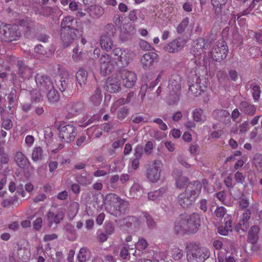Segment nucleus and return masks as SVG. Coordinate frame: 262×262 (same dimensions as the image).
<instances>
[{"label":"nucleus","mask_w":262,"mask_h":262,"mask_svg":"<svg viewBox=\"0 0 262 262\" xmlns=\"http://www.w3.org/2000/svg\"><path fill=\"white\" fill-rule=\"evenodd\" d=\"M200 227V215L194 212L190 215H181L174 223L173 231L176 234H194Z\"/></svg>","instance_id":"f257e3e1"},{"label":"nucleus","mask_w":262,"mask_h":262,"mask_svg":"<svg viewBox=\"0 0 262 262\" xmlns=\"http://www.w3.org/2000/svg\"><path fill=\"white\" fill-rule=\"evenodd\" d=\"M202 185L198 181L189 182L185 191L181 193L177 201L180 206L184 208H188L193 205L197 196L201 192Z\"/></svg>","instance_id":"f03ea898"},{"label":"nucleus","mask_w":262,"mask_h":262,"mask_svg":"<svg viewBox=\"0 0 262 262\" xmlns=\"http://www.w3.org/2000/svg\"><path fill=\"white\" fill-rule=\"evenodd\" d=\"M106 209L108 212L115 216L124 214L128 208V202L121 199L115 193H110L106 195Z\"/></svg>","instance_id":"7ed1b4c3"},{"label":"nucleus","mask_w":262,"mask_h":262,"mask_svg":"<svg viewBox=\"0 0 262 262\" xmlns=\"http://www.w3.org/2000/svg\"><path fill=\"white\" fill-rule=\"evenodd\" d=\"M181 81V76L177 73L173 74L169 79L168 89L169 91L168 103L170 105L176 104L180 99Z\"/></svg>","instance_id":"20e7f679"},{"label":"nucleus","mask_w":262,"mask_h":262,"mask_svg":"<svg viewBox=\"0 0 262 262\" xmlns=\"http://www.w3.org/2000/svg\"><path fill=\"white\" fill-rule=\"evenodd\" d=\"M163 163L160 160H155L146 165V177L151 183L158 182L161 178Z\"/></svg>","instance_id":"39448f33"},{"label":"nucleus","mask_w":262,"mask_h":262,"mask_svg":"<svg viewBox=\"0 0 262 262\" xmlns=\"http://www.w3.org/2000/svg\"><path fill=\"white\" fill-rule=\"evenodd\" d=\"M0 35L4 41L11 42L19 38L20 32L17 25L2 23L0 25Z\"/></svg>","instance_id":"423d86ee"},{"label":"nucleus","mask_w":262,"mask_h":262,"mask_svg":"<svg viewBox=\"0 0 262 262\" xmlns=\"http://www.w3.org/2000/svg\"><path fill=\"white\" fill-rule=\"evenodd\" d=\"M59 137L62 142L70 143L73 141L77 135V129L72 124H61L59 126Z\"/></svg>","instance_id":"0eeeda50"},{"label":"nucleus","mask_w":262,"mask_h":262,"mask_svg":"<svg viewBox=\"0 0 262 262\" xmlns=\"http://www.w3.org/2000/svg\"><path fill=\"white\" fill-rule=\"evenodd\" d=\"M55 68L57 70L60 78L59 81L56 82V84L60 91L63 92L67 90H71L73 83L68 72L59 64L55 66Z\"/></svg>","instance_id":"6e6552de"},{"label":"nucleus","mask_w":262,"mask_h":262,"mask_svg":"<svg viewBox=\"0 0 262 262\" xmlns=\"http://www.w3.org/2000/svg\"><path fill=\"white\" fill-rule=\"evenodd\" d=\"M209 255L210 252L207 248L199 247L198 246H193L187 254L188 259H193L196 262H204L209 257Z\"/></svg>","instance_id":"1a4fd4ad"},{"label":"nucleus","mask_w":262,"mask_h":262,"mask_svg":"<svg viewBox=\"0 0 262 262\" xmlns=\"http://www.w3.org/2000/svg\"><path fill=\"white\" fill-rule=\"evenodd\" d=\"M228 48L224 40L217 41L214 48L211 51L212 58L216 61H221L228 54Z\"/></svg>","instance_id":"9d476101"},{"label":"nucleus","mask_w":262,"mask_h":262,"mask_svg":"<svg viewBox=\"0 0 262 262\" xmlns=\"http://www.w3.org/2000/svg\"><path fill=\"white\" fill-rule=\"evenodd\" d=\"M113 54L118 61H120L122 64L127 65L132 60L134 53L127 49L116 48L113 50Z\"/></svg>","instance_id":"9b49d317"},{"label":"nucleus","mask_w":262,"mask_h":262,"mask_svg":"<svg viewBox=\"0 0 262 262\" xmlns=\"http://www.w3.org/2000/svg\"><path fill=\"white\" fill-rule=\"evenodd\" d=\"M159 56L156 52H149L141 57V63L142 68L145 70H149L155 64L158 63Z\"/></svg>","instance_id":"f8f14e48"},{"label":"nucleus","mask_w":262,"mask_h":262,"mask_svg":"<svg viewBox=\"0 0 262 262\" xmlns=\"http://www.w3.org/2000/svg\"><path fill=\"white\" fill-rule=\"evenodd\" d=\"M121 78L122 85L127 89L132 88L137 80L136 73L127 70H123L121 71Z\"/></svg>","instance_id":"ddd939ff"},{"label":"nucleus","mask_w":262,"mask_h":262,"mask_svg":"<svg viewBox=\"0 0 262 262\" xmlns=\"http://www.w3.org/2000/svg\"><path fill=\"white\" fill-rule=\"evenodd\" d=\"M35 80L40 91L45 92L54 88L50 77L46 75L38 73L35 76Z\"/></svg>","instance_id":"4468645a"},{"label":"nucleus","mask_w":262,"mask_h":262,"mask_svg":"<svg viewBox=\"0 0 262 262\" xmlns=\"http://www.w3.org/2000/svg\"><path fill=\"white\" fill-rule=\"evenodd\" d=\"M186 43V40L178 37L169 42L164 47V50L169 53H177L183 49Z\"/></svg>","instance_id":"2eb2a0df"},{"label":"nucleus","mask_w":262,"mask_h":262,"mask_svg":"<svg viewBox=\"0 0 262 262\" xmlns=\"http://www.w3.org/2000/svg\"><path fill=\"white\" fill-rule=\"evenodd\" d=\"M100 71L103 75L109 74L113 70L114 64L107 54H102L100 59Z\"/></svg>","instance_id":"dca6fc26"},{"label":"nucleus","mask_w":262,"mask_h":262,"mask_svg":"<svg viewBox=\"0 0 262 262\" xmlns=\"http://www.w3.org/2000/svg\"><path fill=\"white\" fill-rule=\"evenodd\" d=\"M259 230L260 229L258 226L254 225L250 228L248 231L247 242L252 245L251 250L253 252L257 251L258 247L256 244L259 239L258 234Z\"/></svg>","instance_id":"f3484780"},{"label":"nucleus","mask_w":262,"mask_h":262,"mask_svg":"<svg viewBox=\"0 0 262 262\" xmlns=\"http://www.w3.org/2000/svg\"><path fill=\"white\" fill-rule=\"evenodd\" d=\"M64 217V210L59 208L56 212L49 211L47 214V219L50 226L53 224H57L63 220Z\"/></svg>","instance_id":"a211bd4d"},{"label":"nucleus","mask_w":262,"mask_h":262,"mask_svg":"<svg viewBox=\"0 0 262 262\" xmlns=\"http://www.w3.org/2000/svg\"><path fill=\"white\" fill-rule=\"evenodd\" d=\"M77 31H60L61 39L64 47H68L72 44L77 39Z\"/></svg>","instance_id":"6ab92c4d"},{"label":"nucleus","mask_w":262,"mask_h":262,"mask_svg":"<svg viewBox=\"0 0 262 262\" xmlns=\"http://www.w3.org/2000/svg\"><path fill=\"white\" fill-rule=\"evenodd\" d=\"M208 46V41L204 38L200 37L196 39L192 47V52L194 56L201 55L204 53V50L207 49Z\"/></svg>","instance_id":"aec40b11"},{"label":"nucleus","mask_w":262,"mask_h":262,"mask_svg":"<svg viewBox=\"0 0 262 262\" xmlns=\"http://www.w3.org/2000/svg\"><path fill=\"white\" fill-rule=\"evenodd\" d=\"M213 118L225 125L231 123V116L230 113L225 110H215L213 112Z\"/></svg>","instance_id":"412c9836"},{"label":"nucleus","mask_w":262,"mask_h":262,"mask_svg":"<svg viewBox=\"0 0 262 262\" xmlns=\"http://www.w3.org/2000/svg\"><path fill=\"white\" fill-rule=\"evenodd\" d=\"M76 22V20L72 16H67L63 17L60 24V31H77L75 28L76 26L75 25Z\"/></svg>","instance_id":"4be33fe9"},{"label":"nucleus","mask_w":262,"mask_h":262,"mask_svg":"<svg viewBox=\"0 0 262 262\" xmlns=\"http://www.w3.org/2000/svg\"><path fill=\"white\" fill-rule=\"evenodd\" d=\"M106 89L110 93H116L120 90V83L117 76L109 77L106 81Z\"/></svg>","instance_id":"5701e85b"},{"label":"nucleus","mask_w":262,"mask_h":262,"mask_svg":"<svg viewBox=\"0 0 262 262\" xmlns=\"http://www.w3.org/2000/svg\"><path fill=\"white\" fill-rule=\"evenodd\" d=\"M228 0H211V4L214 14L217 18H221L223 14V9L227 3Z\"/></svg>","instance_id":"b1692460"},{"label":"nucleus","mask_w":262,"mask_h":262,"mask_svg":"<svg viewBox=\"0 0 262 262\" xmlns=\"http://www.w3.org/2000/svg\"><path fill=\"white\" fill-rule=\"evenodd\" d=\"M83 107V104L80 102H73L69 104L67 107L68 117L72 118L80 113Z\"/></svg>","instance_id":"393cba45"},{"label":"nucleus","mask_w":262,"mask_h":262,"mask_svg":"<svg viewBox=\"0 0 262 262\" xmlns=\"http://www.w3.org/2000/svg\"><path fill=\"white\" fill-rule=\"evenodd\" d=\"M239 108L242 112L251 116H253L256 111V106L254 104L246 101L240 103Z\"/></svg>","instance_id":"a878e982"},{"label":"nucleus","mask_w":262,"mask_h":262,"mask_svg":"<svg viewBox=\"0 0 262 262\" xmlns=\"http://www.w3.org/2000/svg\"><path fill=\"white\" fill-rule=\"evenodd\" d=\"M14 160L16 164L21 168H28L30 166V162L28 158L20 151L16 152Z\"/></svg>","instance_id":"bb28decb"},{"label":"nucleus","mask_w":262,"mask_h":262,"mask_svg":"<svg viewBox=\"0 0 262 262\" xmlns=\"http://www.w3.org/2000/svg\"><path fill=\"white\" fill-rule=\"evenodd\" d=\"M173 176L176 180V185L179 189L183 188L187 184L188 179L183 176L181 171L174 170L173 171Z\"/></svg>","instance_id":"cd10ccee"},{"label":"nucleus","mask_w":262,"mask_h":262,"mask_svg":"<svg viewBox=\"0 0 262 262\" xmlns=\"http://www.w3.org/2000/svg\"><path fill=\"white\" fill-rule=\"evenodd\" d=\"M251 214V211L249 209H246L241 216L238 225L242 230L245 231L249 228V220L250 219Z\"/></svg>","instance_id":"c85d7f7f"},{"label":"nucleus","mask_w":262,"mask_h":262,"mask_svg":"<svg viewBox=\"0 0 262 262\" xmlns=\"http://www.w3.org/2000/svg\"><path fill=\"white\" fill-rule=\"evenodd\" d=\"M100 44L103 50L108 52L111 50L113 46V41L110 35L105 34L101 36Z\"/></svg>","instance_id":"c756f323"},{"label":"nucleus","mask_w":262,"mask_h":262,"mask_svg":"<svg viewBox=\"0 0 262 262\" xmlns=\"http://www.w3.org/2000/svg\"><path fill=\"white\" fill-rule=\"evenodd\" d=\"M161 77V74L160 73L158 76L157 77L155 80V81L151 82L148 88V85L147 84H144L142 85L141 87L140 90L139 92L138 96L141 97V99L142 101L143 100L144 97L146 95V92L147 90H148V91H151L152 89L156 86V85L157 84L158 81L159 80V79Z\"/></svg>","instance_id":"7c9ffc66"},{"label":"nucleus","mask_w":262,"mask_h":262,"mask_svg":"<svg viewBox=\"0 0 262 262\" xmlns=\"http://www.w3.org/2000/svg\"><path fill=\"white\" fill-rule=\"evenodd\" d=\"M193 80H195L196 82H198L200 85V89L202 90V91L204 92L206 91L208 86V76L205 75V76H198L195 75L193 78Z\"/></svg>","instance_id":"2f4dec72"},{"label":"nucleus","mask_w":262,"mask_h":262,"mask_svg":"<svg viewBox=\"0 0 262 262\" xmlns=\"http://www.w3.org/2000/svg\"><path fill=\"white\" fill-rule=\"evenodd\" d=\"M76 77L78 83L82 86L86 84L88 73L83 69H80L76 74Z\"/></svg>","instance_id":"473e14b6"},{"label":"nucleus","mask_w":262,"mask_h":262,"mask_svg":"<svg viewBox=\"0 0 262 262\" xmlns=\"http://www.w3.org/2000/svg\"><path fill=\"white\" fill-rule=\"evenodd\" d=\"M47 99L50 104H55L59 100L60 96L55 89L51 88L47 94Z\"/></svg>","instance_id":"72a5a7b5"},{"label":"nucleus","mask_w":262,"mask_h":262,"mask_svg":"<svg viewBox=\"0 0 262 262\" xmlns=\"http://www.w3.org/2000/svg\"><path fill=\"white\" fill-rule=\"evenodd\" d=\"M79 208L78 203L74 202L71 203L68 211V217L69 220H73L78 213Z\"/></svg>","instance_id":"f704fd0d"},{"label":"nucleus","mask_w":262,"mask_h":262,"mask_svg":"<svg viewBox=\"0 0 262 262\" xmlns=\"http://www.w3.org/2000/svg\"><path fill=\"white\" fill-rule=\"evenodd\" d=\"M165 192L166 189L162 187L156 191L149 192L148 193V198L150 200L156 201L162 197Z\"/></svg>","instance_id":"c9c22d12"},{"label":"nucleus","mask_w":262,"mask_h":262,"mask_svg":"<svg viewBox=\"0 0 262 262\" xmlns=\"http://www.w3.org/2000/svg\"><path fill=\"white\" fill-rule=\"evenodd\" d=\"M102 99L101 90L97 88L91 97L90 100L95 105H98L100 104Z\"/></svg>","instance_id":"e433bc0d"},{"label":"nucleus","mask_w":262,"mask_h":262,"mask_svg":"<svg viewBox=\"0 0 262 262\" xmlns=\"http://www.w3.org/2000/svg\"><path fill=\"white\" fill-rule=\"evenodd\" d=\"M20 25L26 27L25 35L28 38H31V29L32 26V21L31 19H25L22 20L20 23Z\"/></svg>","instance_id":"4c0bfd02"},{"label":"nucleus","mask_w":262,"mask_h":262,"mask_svg":"<svg viewBox=\"0 0 262 262\" xmlns=\"http://www.w3.org/2000/svg\"><path fill=\"white\" fill-rule=\"evenodd\" d=\"M93 178L90 174L83 173L77 178L78 182L81 185L87 186L92 183Z\"/></svg>","instance_id":"58836bf2"},{"label":"nucleus","mask_w":262,"mask_h":262,"mask_svg":"<svg viewBox=\"0 0 262 262\" xmlns=\"http://www.w3.org/2000/svg\"><path fill=\"white\" fill-rule=\"evenodd\" d=\"M189 91L195 96H198L203 92L200 89V85L196 82L195 80H192V82L189 85Z\"/></svg>","instance_id":"ea45409f"},{"label":"nucleus","mask_w":262,"mask_h":262,"mask_svg":"<svg viewBox=\"0 0 262 262\" xmlns=\"http://www.w3.org/2000/svg\"><path fill=\"white\" fill-rule=\"evenodd\" d=\"M25 249L21 248H18L16 250H14L9 255V261L10 262H18V259L22 258V257L20 256V254L22 253H24Z\"/></svg>","instance_id":"a19ab883"},{"label":"nucleus","mask_w":262,"mask_h":262,"mask_svg":"<svg viewBox=\"0 0 262 262\" xmlns=\"http://www.w3.org/2000/svg\"><path fill=\"white\" fill-rule=\"evenodd\" d=\"M170 254L174 260H178L182 257L183 251L178 247L174 246L171 248Z\"/></svg>","instance_id":"79ce46f5"},{"label":"nucleus","mask_w":262,"mask_h":262,"mask_svg":"<svg viewBox=\"0 0 262 262\" xmlns=\"http://www.w3.org/2000/svg\"><path fill=\"white\" fill-rule=\"evenodd\" d=\"M189 23V19L186 17L184 18L176 28L177 32L178 34H182L185 31Z\"/></svg>","instance_id":"37998d69"},{"label":"nucleus","mask_w":262,"mask_h":262,"mask_svg":"<svg viewBox=\"0 0 262 262\" xmlns=\"http://www.w3.org/2000/svg\"><path fill=\"white\" fill-rule=\"evenodd\" d=\"M253 164L257 170L261 172L262 171V155L258 153L255 154L253 159Z\"/></svg>","instance_id":"c03bdc74"},{"label":"nucleus","mask_w":262,"mask_h":262,"mask_svg":"<svg viewBox=\"0 0 262 262\" xmlns=\"http://www.w3.org/2000/svg\"><path fill=\"white\" fill-rule=\"evenodd\" d=\"M261 89L258 85L252 86V97L255 102H258L260 97Z\"/></svg>","instance_id":"a18cd8bd"},{"label":"nucleus","mask_w":262,"mask_h":262,"mask_svg":"<svg viewBox=\"0 0 262 262\" xmlns=\"http://www.w3.org/2000/svg\"><path fill=\"white\" fill-rule=\"evenodd\" d=\"M192 115L194 121L201 122L203 119V111L201 108H195L192 112Z\"/></svg>","instance_id":"49530a36"},{"label":"nucleus","mask_w":262,"mask_h":262,"mask_svg":"<svg viewBox=\"0 0 262 262\" xmlns=\"http://www.w3.org/2000/svg\"><path fill=\"white\" fill-rule=\"evenodd\" d=\"M135 246L138 250H143L148 247V244L145 238H139Z\"/></svg>","instance_id":"de8ad7c7"},{"label":"nucleus","mask_w":262,"mask_h":262,"mask_svg":"<svg viewBox=\"0 0 262 262\" xmlns=\"http://www.w3.org/2000/svg\"><path fill=\"white\" fill-rule=\"evenodd\" d=\"M44 155L41 148L35 147L34 149V161L41 160L43 159Z\"/></svg>","instance_id":"09e8293b"},{"label":"nucleus","mask_w":262,"mask_h":262,"mask_svg":"<svg viewBox=\"0 0 262 262\" xmlns=\"http://www.w3.org/2000/svg\"><path fill=\"white\" fill-rule=\"evenodd\" d=\"M129 110L125 106L121 107L117 113V118L119 120H123L124 119L128 114Z\"/></svg>","instance_id":"8fccbe9b"},{"label":"nucleus","mask_w":262,"mask_h":262,"mask_svg":"<svg viewBox=\"0 0 262 262\" xmlns=\"http://www.w3.org/2000/svg\"><path fill=\"white\" fill-rule=\"evenodd\" d=\"M89 251L85 248H81L78 255V258L80 262H84L86 260Z\"/></svg>","instance_id":"3c124183"},{"label":"nucleus","mask_w":262,"mask_h":262,"mask_svg":"<svg viewBox=\"0 0 262 262\" xmlns=\"http://www.w3.org/2000/svg\"><path fill=\"white\" fill-rule=\"evenodd\" d=\"M226 209L224 207L220 206L216 208L214 214L219 219H222L226 213Z\"/></svg>","instance_id":"603ef678"},{"label":"nucleus","mask_w":262,"mask_h":262,"mask_svg":"<svg viewBox=\"0 0 262 262\" xmlns=\"http://www.w3.org/2000/svg\"><path fill=\"white\" fill-rule=\"evenodd\" d=\"M127 104V103H126V100L124 98H121L118 99L116 101V102L112 105L111 108V113H115L116 112L118 105H123V104Z\"/></svg>","instance_id":"864d4df0"},{"label":"nucleus","mask_w":262,"mask_h":262,"mask_svg":"<svg viewBox=\"0 0 262 262\" xmlns=\"http://www.w3.org/2000/svg\"><path fill=\"white\" fill-rule=\"evenodd\" d=\"M115 230V227L112 223H105L104 225V232L109 235L112 234Z\"/></svg>","instance_id":"5fc2aeb1"},{"label":"nucleus","mask_w":262,"mask_h":262,"mask_svg":"<svg viewBox=\"0 0 262 262\" xmlns=\"http://www.w3.org/2000/svg\"><path fill=\"white\" fill-rule=\"evenodd\" d=\"M153 149H154L153 143L150 141H147V143H146V144L145 145L144 148V151L145 153L147 155H150L151 154Z\"/></svg>","instance_id":"6e6d98bb"},{"label":"nucleus","mask_w":262,"mask_h":262,"mask_svg":"<svg viewBox=\"0 0 262 262\" xmlns=\"http://www.w3.org/2000/svg\"><path fill=\"white\" fill-rule=\"evenodd\" d=\"M73 54L72 56V58L75 62H78L82 59V53L81 52H79L78 49L74 48L73 50Z\"/></svg>","instance_id":"4d7b16f0"},{"label":"nucleus","mask_w":262,"mask_h":262,"mask_svg":"<svg viewBox=\"0 0 262 262\" xmlns=\"http://www.w3.org/2000/svg\"><path fill=\"white\" fill-rule=\"evenodd\" d=\"M142 147L140 145L137 146L136 148L134 149V156L135 157V159L140 160L142 158Z\"/></svg>","instance_id":"13d9d810"},{"label":"nucleus","mask_w":262,"mask_h":262,"mask_svg":"<svg viewBox=\"0 0 262 262\" xmlns=\"http://www.w3.org/2000/svg\"><path fill=\"white\" fill-rule=\"evenodd\" d=\"M218 232L220 234L222 235H227L229 232H231L230 230V227L227 226V224L224 226H221L218 229Z\"/></svg>","instance_id":"bf43d9fd"},{"label":"nucleus","mask_w":262,"mask_h":262,"mask_svg":"<svg viewBox=\"0 0 262 262\" xmlns=\"http://www.w3.org/2000/svg\"><path fill=\"white\" fill-rule=\"evenodd\" d=\"M245 177L243 173L239 171L235 172L234 180L237 183L243 184L245 181Z\"/></svg>","instance_id":"052dcab7"},{"label":"nucleus","mask_w":262,"mask_h":262,"mask_svg":"<svg viewBox=\"0 0 262 262\" xmlns=\"http://www.w3.org/2000/svg\"><path fill=\"white\" fill-rule=\"evenodd\" d=\"M139 46L141 50L144 51L150 50L151 47V45L148 42L144 40H140Z\"/></svg>","instance_id":"680f3d73"},{"label":"nucleus","mask_w":262,"mask_h":262,"mask_svg":"<svg viewBox=\"0 0 262 262\" xmlns=\"http://www.w3.org/2000/svg\"><path fill=\"white\" fill-rule=\"evenodd\" d=\"M2 126L5 129L8 130L12 127L13 124L11 119H6L3 121Z\"/></svg>","instance_id":"e2e57ef3"},{"label":"nucleus","mask_w":262,"mask_h":262,"mask_svg":"<svg viewBox=\"0 0 262 262\" xmlns=\"http://www.w3.org/2000/svg\"><path fill=\"white\" fill-rule=\"evenodd\" d=\"M35 37L39 41L47 42L49 40V36L45 34H38L35 35Z\"/></svg>","instance_id":"0e129e2a"},{"label":"nucleus","mask_w":262,"mask_h":262,"mask_svg":"<svg viewBox=\"0 0 262 262\" xmlns=\"http://www.w3.org/2000/svg\"><path fill=\"white\" fill-rule=\"evenodd\" d=\"M126 139L122 138L114 142L112 144V147L114 149H117L119 147L122 146L125 142Z\"/></svg>","instance_id":"69168bd1"},{"label":"nucleus","mask_w":262,"mask_h":262,"mask_svg":"<svg viewBox=\"0 0 262 262\" xmlns=\"http://www.w3.org/2000/svg\"><path fill=\"white\" fill-rule=\"evenodd\" d=\"M144 217L146 219V223L149 228L155 226V222L151 217L147 213H144Z\"/></svg>","instance_id":"338daca9"},{"label":"nucleus","mask_w":262,"mask_h":262,"mask_svg":"<svg viewBox=\"0 0 262 262\" xmlns=\"http://www.w3.org/2000/svg\"><path fill=\"white\" fill-rule=\"evenodd\" d=\"M223 135V131L222 130H217L213 131L210 134V137L212 139H219Z\"/></svg>","instance_id":"774afa93"}]
</instances>
